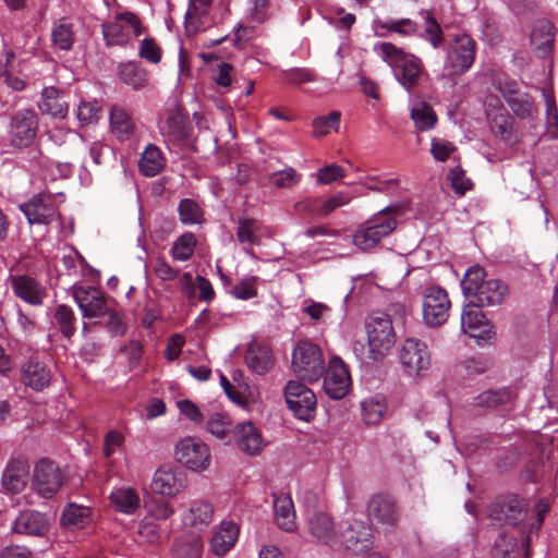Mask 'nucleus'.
I'll return each mask as SVG.
<instances>
[{
	"label": "nucleus",
	"instance_id": "obj_1",
	"mask_svg": "<svg viewBox=\"0 0 558 558\" xmlns=\"http://www.w3.org/2000/svg\"><path fill=\"white\" fill-rule=\"evenodd\" d=\"M374 51L393 70L395 78L404 89L411 92L418 86L425 74L418 57L391 43H378L374 46Z\"/></svg>",
	"mask_w": 558,
	"mask_h": 558
},
{
	"label": "nucleus",
	"instance_id": "obj_2",
	"mask_svg": "<svg viewBox=\"0 0 558 558\" xmlns=\"http://www.w3.org/2000/svg\"><path fill=\"white\" fill-rule=\"evenodd\" d=\"M463 294L471 299L470 304L477 307L500 305L508 287L499 279H486V272L480 265L471 266L461 280Z\"/></svg>",
	"mask_w": 558,
	"mask_h": 558
},
{
	"label": "nucleus",
	"instance_id": "obj_3",
	"mask_svg": "<svg viewBox=\"0 0 558 558\" xmlns=\"http://www.w3.org/2000/svg\"><path fill=\"white\" fill-rule=\"evenodd\" d=\"M475 56V40L466 34L456 35L447 45L441 77L456 84L472 68Z\"/></svg>",
	"mask_w": 558,
	"mask_h": 558
},
{
	"label": "nucleus",
	"instance_id": "obj_4",
	"mask_svg": "<svg viewBox=\"0 0 558 558\" xmlns=\"http://www.w3.org/2000/svg\"><path fill=\"white\" fill-rule=\"evenodd\" d=\"M365 331L372 359H384L396 343V332L390 317L380 312L368 315L365 319Z\"/></svg>",
	"mask_w": 558,
	"mask_h": 558
},
{
	"label": "nucleus",
	"instance_id": "obj_5",
	"mask_svg": "<svg viewBox=\"0 0 558 558\" xmlns=\"http://www.w3.org/2000/svg\"><path fill=\"white\" fill-rule=\"evenodd\" d=\"M292 371L302 380L317 381L325 372L320 348L310 340L299 341L292 352Z\"/></svg>",
	"mask_w": 558,
	"mask_h": 558
},
{
	"label": "nucleus",
	"instance_id": "obj_6",
	"mask_svg": "<svg viewBox=\"0 0 558 558\" xmlns=\"http://www.w3.org/2000/svg\"><path fill=\"white\" fill-rule=\"evenodd\" d=\"M388 210L385 208L378 211L356 228L352 238L359 250L366 252L376 247L383 238L395 231L397 220L387 215Z\"/></svg>",
	"mask_w": 558,
	"mask_h": 558
},
{
	"label": "nucleus",
	"instance_id": "obj_7",
	"mask_svg": "<svg viewBox=\"0 0 558 558\" xmlns=\"http://www.w3.org/2000/svg\"><path fill=\"white\" fill-rule=\"evenodd\" d=\"M284 399L288 408L295 417L302 421H310L316 411V396L304 384L296 380H289L284 387Z\"/></svg>",
	"mask_w": 558,
	"mask_h": 558
},
{
	"label": "nucleus",
	"instance_id": "obj_8",
	"mask_svg": "<svg viewBox=\"0 0 558 558\" xmlns=\"http://www.w3.org/2000/svg\"><path fill=\"white\" fill-rule=\"evenodd\" d=\"M178 462L196 472L206 470L210 464V452L205 442L195 437L179 440L174 448Z\"/></svg>",
	"mask_w": 558,
	"mask_h": 558
},
{
	"label": "nucleus",
	"instance_id": "obj_9",
	"mask_svg": "<svg viewBox=\"0 0 558 558\" xmlns=\"http://www.w3.org/2000/svg\"><path fill=\"white\" fill-rule=\"evenodd\" d=\"M131 33L140 36L141 21L132 12L118 13L112 22L102 25V34L108 46H124L129 43Z\"/></svg>",
	"mask_w": 558,
	"mask_h": 558
},
{
	"label": "nucleus",
	"instance_id": "obj_10",
	"mask_svg": "<svg viewBox=\"0 0 558 558\" xmlns=\"http://www.w3.org/2000/svg\"><path fill=\"white\" fill-rule=\"evenodd\" d=\"M451 303L446 290L432 286L423 293V319L430 327L442 325L449 316Z\"/></svg>",
	"mask_w": 558,
	"mask_h": 558
},
{
	"label": "nucleus",
	"instance_id": "obj_11",
	"mask_svg": "<svg viewBox=\"0 0 558 558\" xmlns=\"http://www.w3.org/2000/svg\"><path fill=\"white\" fill-rule=\"evenodd\" d=\"M401 365L409 376L417 377L429 368L430 354L427 345L415 338H408L400 348Z\"/></svg>",
	"mask_w": 558,
	"mask_h": 558
},
{
	"label": "nucleus",
	"instance_id": "obj_12",
	"mask_svg": "<svg viewBox=\"0 0 558 558\" xmlns=\"http://www.w3.org/2000/svg\"><path fill=\"white\" fill-rule=\"evenodd\" d=\"M338 536L339 544L336 548L343 547L355 555L367 551L373 544L371 526L361 520H352Z\"/></svg>",
	"mask_w": 558,
	"mask_h": 558
},
{
	"label": "nucleus",
	"instance_id": "obj_13",
	"mask_svg": "<svg viewBox=\"0 0 558 558\" xmlns=\"http://www.w3.org/2000/svg\"><path fill=\"white\" fill-rule=\"evenodd\" d=\"M366 511L372 522L386 527H395L400 519L397 501L385 494L373 495L367 502Z\"/></svg>",
	"mask_w": 558,
	"mask_h": 558
},
{
	"label": "nucleus",
	"instance_id": "obj_14",
	"mask_svg": "<svg viewBox=\"0 0 558 558\" xmlns=\"http://www.w3.org/2000/svg\"><path fill=\"white\" fill-rule=\"evenodd\" d=\"M63 482L59 466L49 460H40L34 470L33 487L43 497L50 498Z\"/></svg>",
	"mask_w": 558,
	"mask_h": 558
},
{
	"label": "nucleus",
	"instance_id": "obj_15",
	"mask_svg": "<svg viewBox=\"0 0 558 558\" xmlns=\"http://www.w3.org/2000/svg\"><path fill=\"white\" fill-rule=\"evenodd\" d=\"M72 295L85 318H98L109 311V301L95 288L73 287Z\"/></svg>",
	"mask_w": 558,
	"mask_h": 558
},
{
	"label": "nucleus",
	"instance_id": "obj_16",
	"mask_svg": "<svg viewBox=\"0 0 558 558\" xmlns=\"http://www.w3.org/2000/svg\"><path fill=\"white\" fill-rule=\"evenodd\" d=\"M37 117L32 110H22L12 117L9 141L14 147L28 146L36 135Z\"/></svg>",
	"mask_w": 558,
	"mask_h": 558
},
{
	"label": "nucleus",
	"instance_id": "obj_17",
	"mask_svg": "<svg viewBox=\"0 0 558 558\" xmlns=\"http://www.w3.org/2000/svg\"><path fill=\"white\" fill-rule=\"evenodd\" d=\"M351 377L348 367L340 357H332L324 379V390L331 399H342L349 391Z\"/></svg>",
	"mask_w": 558,
	"mask_h": 558
},
{
	"label": "nucleus",
	"instance_id": "obj_18",
	"mask_svg": "<svg viewBox=\"0 0 558 558\" xmlns=\"http://www.w3.org/2000/svg\"><path fill=\"white\" fill-rule=\"evenodd\" d=\"M20 209L26 216L31 225H47L58 216L54 198L49 194L33 196L27 203L20 205Z\"/></svg>",
	"mask_w": 558,
	"mask_h": 558
},
{
	"label": "nucleus",
	"instance_id": "obj_19",
	"mask_svg": "<svg viewBox=\"0 0 558 558\" xmlns=\"http://www.w3.org/2000/svg\"><path fill=\"white\" fill-rule=\"evenodd\" d=\"M186 487L185 475L172 468L158 469L151 480L153 493L162 497H175Z\"/></svg>",
	"mask_w": 558,
	"mask_h": 558
},
{
	"label": "nucleus",
	"instance_id": "obj_20",
	"mask_svg": "<svg viewBox=\"0 0 558 558\" xmlns=\"http://www.w3.org/2000/svg\"><path fill=\"white\" fill-rule=\"evenodd\" d=\"M499 90L512 112L520 119L532 118L536 108L533 98L527 93H522L513 81H504L499 84Z\"/></svg>",
	"mask_w": 558,
	"mask_h": 558
},
{
	"label": "nucleus",
	"instance_id": "obj_21",
	"mask_svg": "<svg viewBox=\"0 0 558 558\" xmlns=\"http://www.w3.org/2000/svg\"><path fill=\"white\" fill-rule=\"evenodd\" d=\"M530 536L520 534V542L514 532L502 533L494 543L493 558H529Z\"/></svg>",
	"mask_w": 558,
	"mask_h": 558
},
{
	"label": "nucleus",
	"instance_id": "obj_22",
	"mask_svg": "<svg viewBox=\"0 0 558 558\" xmlns=\"http://www.w3.org/2000/svg\"><path fill=\"white\" fill-rule=\"evenodd\" d=\"M50 527L49 518L39 511L24 510L14 519L11 531L27 536H45Z\"/></svg>",
	"mask_w": 558,
	"mask_h": 558
},
{
	"label": "nucleus",
	"instance_id": "obj_23",
	"mask_svg": "<svg viewBox=\"0 0 558 558\" xmlns=\"http://www.w3.org/2000/svg\"><path fill=\"white\" fill-rule=\"evenodd\" d=\"M461 329L472 338L484 339L490 337L493 326L481 307L469 303L461 313Z\"/></svg>",
	"mask_w": 558,
	"mask_h": 558
},
{
	"label": "nucleus",
	"instance_id": "obj_24",
	"mask_svg": "<svg viewBox=\"0 0 558 558\" xmlns=\"http://www.w3.org/2000/svg\"><path fill=\"white\" fill-rule=\"evenodd\" d=\"M233 438L239 449L250 456L259 453L265 447L259 429L251 421L236 424Z\"/></svg>",
	"mask_w": 558,
	"mask_h": 558
},
{
	"label": "nucleus",
	"instance_id": "obj_25",
	"mask_svg": "<svg viewBox=\"0 0 558 558\" xmlns=\"http://www.w3.org/2000/svg\"><path fill=\"white\" fill-rule=\"evenodd\" d=\"M110 132L119 141H128L136 133L137 126L131 112L120 105H112L109 111Z\"/></svg>",
	"mask_w": 558,
	"mask_h": 558
},
{
	"label": "nucleus",
	"instance_id": "obj_26",
	"mask_svg": "<svg viewBox=\"0 0 558 558\" xmlns=\"http://www.w3.org/2000/svg\"><path fill=\"white\" fill-rule=\"evenodd\" d=\"M308 531L317 542L324 545L335 548L339 544L335 523L327 513L318 512L313 514L308 520Z\"/></svg>",
	"mask_w": 558,
	"mask_h": 558
},
{
	"label": "nucleus",
	"instance_id": "obj_27",
	"mask_svg": "<svg viewBox=\"0 0 558 558\" xmlns=\"http://www.w3.org/2000/svg\"><path fill=\"white\" fill-rule=\"evenodd\" d=\"M523 509L522 500L517 496H506L497 499L490 508V518L498 522L515 525Z\"/></svg>",
	"mask_w": 558,
	"mask_h": 558
},
{
	"label": "nucleus",
	"instance_id": "obj_28",
	"mask_svg": "<svg viewBox=\"0 0 558 558\" xmlns=\"http://www.w3.org/2000/svg\"><path fill=\"white\" fill-rule=\"evenodd\" d=\"M214 517V507L206 500H194L189 509L182 514V521L185 526H190L196 531L205 530Z\"/></svg>",
	"mask_w": 558,
	"mask_h": 558
},
{
	"label": "nucleus",
	"instance_id": "obj_29",
	"mask_svg": "<svg viewBox=\"0 0 558 558\" xmlns=\"http://www.w3.org/2000/svg\"><path fill=\"white\" fill-rule=\"evenodd\" d=\"M13 291L23 301L39 305L46 295V290L33 278L27 276H15L11 278Z\"/></svg>",
	"mask_w": 558,
	"mask_h": 558
},
{
	"label": "nucleus",
	"instance_id": "obj_30",
	"mask_svg": "<svg viewBox=\"0 0 558 558\" xmlns=\"http://www.w3.org/2000/svg\"><path fill=\"white\" fill-rule=\"evenodd\" d=\"M239 536V527L231 521H223L215 529L210 538V548L217 556H223L235 544Z\"/></svg>",
	"mask_w": 558,
	"mask_h": 558
},
{
	"label": "nucleus",
	"instance_id": "obj_31",
	"mask_svg": "<svg viewBox=\"0 0 558 558\" xmlns=\"http://www.w3.org/2000/svg\"><path fill=\"white\" fill-rule=\"evenodd\" d=\"M28 477L29 464L25 460H13L3 471L2 484L8 490L20 493L26 486Z\"/></svg>",
	"mask_w": 558,
	"mask_h": 558
},
{
	"label": "nucleus",
	"instance_id": "obj_32",
	"mask_svg": "<svg viewBox=\"0 0 558 558\" xmlns=\"http://www.w3.org/2000/svg\"><path fill=\"white\" fill-rule=\"evenodd\" d=\"M187 119L178 107L170 109L160 124L161 134L170 142L182 141L187 136Z\"/></svg>",
	"mask_w": 558,
	"mask_h": 558
},
{
	"label": "nucleus",
	"instance_id": "obj_33",
	"mask_svg": "<svg viewBox=\"0 0 558 558\" xmlns=\"http://www.w3.org/2000/svg\"><path fill=\"white\" fill-rule=\"evenodd\" d=\"M39 109L43 113L53 118L63 119L69 110V104L65 100L64 93L56 87H45L41 92V101Z\"/></svg>",
	"mask_w": 558,
	"mask_h": 558
},
{
	"label": "nucleus",
	"instance_id": "obj_34",
	"mask_svg": "<svg viewBox=\"0 0 558 558\" xmlns=\"http://www.w3.org/2000/svg\"><path fill=\"white\" fill-rule=\"evenodd\" d=\"M245 363L258 375L267 373L274 364L270 348L263 343H250L245 353Z\"/></svg>",
	"mask_w": 558,
	"mask_h": 558
},
{
	"label": "nucleus",
	"instance_id": "obj_35",
	"mask_svg": "<svg viewBox=\"0 0 558 558\" xmlns=\"http://www.w3.org/2000/svg\"><path fill=\"white\" fill-rule=\"evenodd\" d=\"M274 512L278 526L287 532L296 529L293 501L288 495L274 496Z\"/></svg>",
	"mask_w": 558,
	"mask_h": 558
},
{
	"label": "nucleus",
	"instance_id": "obj_36",
	"mask_svg": "<svg viewBox=\"0 0 558 558\" xmlns=\"http://www.w3.org/2000/svg\"><path fill=\"white\" fill-rule=\"evenodd\" d=\"M554 26L547 20L537 21L531 32V44L539 54L545 58L551 51L554 41Z\"/></svg>",
	"mask_w": 558,
	"mask_h": 558
},
{
	"label": "nucleus",
	"instance_id": "obj_37",
	"mask_svg": "<svg viewBox=\"0 0 558 558\" xmlns=\"http://www.w3.org/2000/svg\"><path fill=\"white\" fill-rule=\"evenodd\" d=\"M50 380V371L40 362L31 361L22 368V381L34 390H43Z\"/></svg>",
	"mask_w": 558,
	"mask_h": 558
},
{
	"label": "nucleus",
	"instance_id": "obj_38",
	"mask_svg": "<svg viewBox=\"0 0 558 558\" xmlns=\"http://www.w3.org/2000/svg\"><path fill=\"white\" fill-rule=\"evenodd\" d=\"M375 33L379 37L387 36L388 33H397L401 36H411L417 29V24L410 19L400 20H375Z\"/></svg>",
	"mask_w": 558,
	"mask_h": 558
},
{
	"label": "nucleus",
	"instance_id": "obj_39",
	"mask_svg": "<svg viewBox=\"0 0 558 558\" xmlns=\"http://www.w3.org/2000/svg\"><path fill=\"white\" fill-rule=\"evenodd\" d=\"M61 524L70 530H80L90 522V510L87 507L69 504L63 509Z\"/></svg>",
	"mask_w": 558,
	"mask_h": 558
},
{
	"label": "nucleus",
	"instance_id": "obj_40",
	"mask_svg": "<svg viewBox=\"0 0 558 558\" xmlns=\"http://www.w3.org/2000/svg\"><path fill=\"white\" fill-rule=\"evenodd\" d=\"M119 77L134 90L143 89L148 84L147 72L136 62H125L119 65Z\"/></svg>",
	"mask_w": 558,
	"mask_h": 558
},
{
	"label": "nucleus",
	"instance_id": "obj_41",
	"mask_svg": "<svg viewBox=\"0 0 558 558\" xmlns=\"http://www.w3.org/2000/svg\"><path fill=\"white\" fill-rule=\"evenodd\" d=\"M141 172L146 177H154L158 174L165 167V158L161 150L149 144L142 153L138 161Z\"/></svg>",
	"mask_w": 558,
	"mask_h": 558
},
{
	"label": "nucleus",
	"instance_id": "obj_42",
	"mask_svg": "<svg viewBox=\"0 0 558 558\" xmlns=\"http://www.w3.org/2000/svg\"><path fill=\"white\" fill-rule=\"evenodd\" d=\"M113 507L125 513L132 514L140 507V497L137 493L130 487H122L113 490L110 495Z\"/></svg>",
	"mask_w": 558,
	"mask_h": 558
},
{
	"label": "nucleus",
	"instance_id": "obj_43",
	"mask_svg": "<svg viewBox=\"0 0 558 558\" xmlns=\"http://www.w3.org/2000/svg\"><path fill=\"white\" fill-rule=\"evenodd\" d=\"M262 227L259 222L252 218H242L239 220L236 238L245 250L259 244Z\"/></svg>",
	"mask_w": 558,
	"mask_h": 558
},
{
	"label": "nucleus",
	"instance_id": "obj_44",
	"mask_svg": "<svg viewBox=\"0 0 558 558\" xmlns=\"http://www.w3.org/2000/svg\"><path fill=\"white\" fill-rule=\"evenodd\" d=\"M51 39L53 47L60 50H70L75 40L73 24L65 19L57 21L51 28Z\"/></svg>",
	"mask_w": 558,
	"mask_h": 558
},
{
	"label": "nucleus",
	"instance_id": "obj_45",
	"mask_svg": "<svg viewBox=\"0 0 558 558\" xmlns=\"http://www.w3.org/2000/svg\"><path fill=\"white\" fill-rule=\"evenodd\" d=\"M411 119L420 132L432 130L437 122L436 113L426 102H418L411 108Z\"/></svg>",
	"mask_w": 558,
	"mask_h": 558
},
{
	"label": "nucleus",
	"instance_id": "obj_46",
	"mask_svg": "<svg viewBox=\"0 0 558 558\" xmlns=\"http://www.w3.org/2000/svg\"><path fill=\"white\" fill-rule=\"evenodd\" d=\"M213 0H189L187 11L185 13V21L189 26L194 31L199 29L203 25V20L207 16Z\"/></svg>",
	"mask_w": 558,
	"mask_h": 558
},
{
	"label": "nucleus",
	"instance_id": "obj_47",
	"mask_svg": "<svg viewBox=\"0 0 558 558\" xmlns=\"http://www.w3.org/2000/svg\"><path fill=\"white\" fill-rule=\"evenodd\" d=\"M197 240L191 232H186L179 236L171 247V255L175 260L186 262L189 260L195 251Z\"/></svg>",
	"mask_w": 558,
	"mask_h": 558
},
{
	"label": "nucleus",
	"instance_id": "obj_48",
	"mask_svg": "<svg viewBox=\"0 0 558 558\" xmlns=\"http://www.w3.org/2000/svg\"><path fill=\"white\" fill-rule=\"evenodd\" d=\"M386 404L383 399L375 397L369 398L361 403L362 418L367 425L379 423L386 412Z\"/></svg>",
	"mask_w": 558,
	"mask_h": 558
},
{
	"label": "nucleus",
	"instance_id": "obj_49",
	"mask_svg": "<svg viewBox=\"0 0 558 558\" xmlns=\"http://www.w3.org/2000/svg\"><path fill=\"white\" fill-rule=\"evenodd\" d=\"M179 217L183 225L202 223L204 213L199 204L192 198H184L179 203Z\"/></svg>",
	"mask_w": 558,
	"mask_h": 558
},
{
	"label": "nucleus",
	"instance_id": "obj_50",
	"mask_svg": "<svg viewBox=\"0 0 558 558\" xmlns=\"http://www.w3.org/2000/svg\"><path fill=\"white\" fill-rule=\"evenodd\" d=\"M352 199L349 193L339 191L332 195L319 198L318 218L329 216L336 209L347 206Z\"/></svg>",
	"mask_w": 558,
	"mask_h": 558
},
{
	"label": "nucleus",
	"instance_id": "obj_51",
	"mask_svg": "<svg viewBox=\"0 0 558 558\" xmlns=\"http://www.w3.org/2000/svg\"><path fill=\"white\" fill-rule=\"evenodd\" d=\"M313 135L315 137H323L329 133V130L336 132L340 126V112L331 111L328 116H320L313 120Z\"/></svg>",
	"mask_w": 558,
	"mask_h": 558
},
{
	"label": "nucleus",
	"instance_id": "obj_52",
	"mask_svg": "<svg viewBox=\"0 0 558 558\" xmlns=\"http://www.w3.org/2000/svg\"><path fill=\"white\" fill-rule=\"evenodd\" d=\"M54 319L61 333L65 338H71L75 332V315L73 311L66 305H59L54 313Z\"/></svg>",
	"mask_w": 558,
	"mask_h": 558
},
{
	"label": "nucleus",
	"instance_id": "obj_53",
	"mask_svg": "<svg viewBox=\"0 0 558 558\" xmlns=\"http://www.w3.org/2000/svg\"><path fill=\"white\" fill-rule=\"evenodd\" d=\"M420 14L425 21V33L428 36V41L430 43L433 48H439L444 43V33L440 25L434 19L430 11L423 10L420 12Z\"/></svg>",
	"mask_w": 558,
	"mask_h": 558
},
{
	"label": "nucleus",
	"instance_id": "obj_54",
	"mask_svg": "<svg viewBox=\"0 0 558 558\" xmlns=\"http://www.w3.org/2000/svg\"><path fill=\"white\" fill-rule=\"evenodd\" d=\"M230 418L221 413H215L207 420V430L220 440H225L230 433Z\"/></svg>",
	"mask_w": 558,
	"mask_h": 558
},
{
	"label": "nucleus",
	"instance_id": "obj_55",
	"mask_svg": "<svg viewBox=\"0 0 558 558\" xmlns=\"http://www.w3.org/2000/svg\"><path fill=\"white\" fill-rule=\"evenodd\" d=\"M300 180L301 174L292 167H287L270 175L271 184L278 189H292L300 182Z\"/></svg>",
	"mask_w": 558,
	"mask_h": 558
},
{
	"label": "nucleus",
	"instance_id": "obj_56",
	"mask_svg": "<svg viewBox=\"0 0 558 558\" xmlns=\"http://www.w3.org/2000/svg\"><path fill=\"white\" fill-rule=\"evenodd\" d=\"M448 180L450 181L452 190L459 196L464 195L466 191L471 190L473 186L471 180L466 178L465 171L460 166L449 171Z\"/></svg>",
	"mask_w": 558,
	"mask_h": 558
},
{
	"label": "nucleus",
	"instance_id": "obj_57",
	"mask_svg": "<svg viewBox=\"0 0 558 558\" xmlns=\"http://www.w3.org/2000/svg\"><path fill=\"white\" fill-rule=\"evenodd\" d=\"M511 395L507 390H488L477 397V404L485 407H497L507 403Z\"/></svg>",
	"mask_w": 558,
	"mask_h": 558
},
{
	"label": "nucleus",
	"instance_id": "obj_58",
	"mask_svg": "<svg viewBox=\"0 0 558 558\" xmlns=\"http://www.w3.org/2000/svg\"><path fill=\"white\" fill-rule=\"evenodd\" d=\"M345 177V170L336 163L328 165L317 172V182L319 184H331Z\"/></svg>",
	"mask_w": 558,
	"mask_h": 558
},
{
	"label": "nucleus",
	"instance_id": "obj_59",
	"mask_svg": "<svg viewBox=\"0 0 558 558\" xmlns=\"http://www.w3.org/2000/svg\"><path fill=\"white\" fill-rule=\"evenodd\" d=\"M148 513L156 520H167L173 513V507L165 500H150L145 504Z\"/></svg>",
	"mask_w": 558,
	"mask_h": 558
},
{
	"label": "nucleus",
	"instance_id": "obj_60",
	"mask_svg": "<svg viewBox=\"0 0 558 558\" xmlns=\"http://www.w3.org/2000/svg\"><path fill=\"white\" fill-rule=\"evenodd\" d=\"M105 315L108 316L106 327L111 335L121 336L126 331V324L118 310L110 306Z\"/></svg>",
	"mask_w": 558,
	"mask_h": 558
},
{
	"label": "nucleus",
	"instance_id": "obj_61",
	"mask_svg": "<svg viewBox=\"0 0 558 558\" xmlns=\"http://www.w3.org/2000/svg\"><path fill=\"white\" fill-rule=\"evenodd\" d=\"M138 56L150 63L157 64L161 59V50L154 39L146 38L141 41Z\"/></svg>",
	"mask_w": 558,
	"mask_h": 558
},
{
	"label": "nucleus",
	"instance_id": "obj_62",
	"mask_svg": "<svg viewBox=\"0 0 558 558\" xmlns=\"http://www.w3.org/2000/svg\"><path fill=\"white\" fill-rule=\"evenodd\" d=\"M154 274L163 281H170L177 278L179 270L171 267V265L161 257H157L151 263Z\"/></svg>",
	"mask_w": 558,
	"mask_h": 558
},
{
	"label": "nucleus",
	"instance_id": "obj_63",
	"mask_svg": "<svg viewBox=\"0 0 558 558\" xmlns=\"http://www.w3.org/2000/svg\"><path fill=\"white\" fill-rule=\"evenodd\" d=\"M493 131L508 143L512 141V123L508 114L495 117L492 124Z\"/></svg>",
	"mask_w": 558,
	"mask_h": 558
},
{
	"label": "nucleus",
	"instance_id": "obj_64",
	"mask_svg": "<svg viewBox=\"0 0 558 558\" xmlns=\"http://www.w3.org/2000/svg\"><path fill=\"white\" fill-rule=\"evenodd\" d=\"M124 435L117 430H110L105 435L104 438V454L106 458H110L116 449L122 448L124 445Z\"/></svg>",
	"mask_w": 558,
	"mask_h": 558
}]
</instances>
